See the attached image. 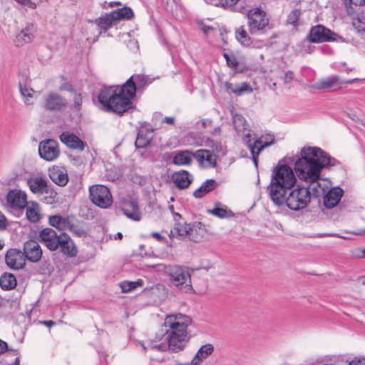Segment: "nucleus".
<instances>
[{
    "label": "nucleus",
    "instance_id": "34",
    "mask_svg": "<svg viewBox=\"0 0 365 365\" xmlns=\"http://www.w3.org/2000/svg\"><path fill=\"white\" fill-rule=\"evenodd\" d=\"M208 212L219 218H227L233 215L232 212L228 210L226 205L219 202H215L214 207L209 210Z\"/></svg>",
    "mask_w": 365,
    "mask_h": 365
},
{
    "label": "nucleus",
    "instance_id": "38",
    "mask_svg": "<svg viewBox=\"0 0 365 365\" xmlns=\"http://www.w3.org/2000/svg\"><path fill=\"white\" fill-rule=\"evenodd\" d=\"M111 15L113 16L115 21L119 20H128L130 19L134 14L133 10L128 6H124L121 9L111 11Z\"/></svg>",
    "mask_w": 365,
    "mask_h": 365
},
{
    "label": "nucleus",
    "instance_id": "33",
    "mask_svg": "<svg viewBox=\"0 0 365 365\" xmlns=\"http://www.w3.org/2000/svg\"><path fill=\"white\" fill-rule=\"evenodd\" d=\"M274 143V136L271 133H266L255 140L254 143H251V146L258 148V150H263L265 147L269 146Z\"/></svg>",
    "mask_w": 365,
    "mask_h": 365
},
{
    "label": "nucleus",
    "instance_id": "8",
    "mask_svg": "<svg viewBox=\"0 0 365 365\" xmlns=\"http://www.w3.org/2000/svg\"><path fill=\"white\" fill-rule=\"evenodd\" d=\"M91 200L101 208L109 207L113 202V197L109 189L102 185H92L89 188Z\"/></svg>",
    "mask_w": 365,
    "mask_h": 365
},
{
    "label": "nucleus",
    "instance_id": "7",
    "mask_svg": "<svg viewBox=\"0 0 365 365\" xmlns=\"http://www.w3.org/2000/svg\"><path fill=\"white\" fill-rule=\"evenodd\" d=\"M172 284L185 292L192 290L190 274L186 267L171 265L166 268Z\"/></svg>",
    "mask_w": 365,
    "mask_h": 365
},
{
    "label": "nucleus",
    "instance_id": "55",
    "mask_svg": "<svg viewBox=\"0 0 365 365\" xmlns=\"http://www.w3.org/2000/svg\"><path fill=\"white\" fill-rule=\"evenodd\" d=\"M39 324H42L49 328H51V327H53V325L56 324L55 322L52 321V320H48V321H40L39 322Z\"/></svg>",
    "mask_w": 365,
    "mask_h": 365
},
{
    "label": "nucleus",
    "instance_id": "28",
    "mask_svg": "<svg viewBox=\"0 0 365 365\" xmlns=\"http://www.w3.org/2000/svg\"><path fill=\"white\" fill-rule=\"evenodd\" d=\"M115 22L111 12L106 13L95 20V24L101 33H106Z\"/></svg>",
    "mask_w": 365,
    "mask_h": 365
},
{
    "label": "nucleus",
    "instance_id": "45",
    "mask_svg": "<svg viewBox=\"0 0 365 365\" xmlns=\"http://www.w3.org/2000/svg\"><path fill=\"white\" fill-rule=\"evenodd\" d=\"M299 14L300 11L299 10H293L287 16V24L296 26L299 17Z\"/></svg>",
    "mask_w": 365,
    "mask_h": 365
},
{
    "label": "nucleus",
    "instance_id": "51",
    "mask_svg": "<svg viewBox=\"0 0 365 365\" xmlns=\"http://www.w3.org/2000/svg\"><path fill=\"white\" fill-rule=\"evenodd\" d=\"M294 78V73L291 71H288L284 74V81L285 83H290Z\"/></svg>",
    "mask_w": 365,
    "mask_h": 365
},
{
    "label": "nucleus",
    "instance_id": "44",
    "mask_svg": "<svg viewBox=\"0 0 365 365\" xmlns=\"http://www.w3.org/2000/svg\"><path fill=\"white\" fill-rule=\"evenodd\" d=\"M223 56L226 60L227 66L233 70H237L239 66V62L232 53H224Z\"/></svg>",
    "mask_w": 365,
    "mask_h": 365
},
{
    "label": "nucleus",
    "instance_id": "49",
    "mask_svg": "<svg viewBox=\"0 0 365 365\" xmlns=\"http://www.w3.org/2000/svg\"><path fill=\"white\" fill-rule=\"evenodd\" d=\"M362 23H365V21H361L359 17L355 18L353 20V26L356 29H357L358 31H364L365 30V29H361V27H362Z\"/></svg>",
    "mask_w": 365,
    "mask_h": 365
},
{
    "label": "nucleus",
    "instance_id": "35",
    "mask_svg": "<svg viewBox=\"0 0 365 365\" xmlns=\"http://www.w3.org/2000/svg\"><path fill=\"white\" fill-rule=\"evenodd\" d=\"M26 216L28 220L37 222L41 219L39 206L36 202L28 204L26 206Z\"/></svg>",
    "mask_w": 365,
    "mask_h": 365
},
{
    "label": "nucleus",
    "instance_id": "42",
    "mask_svg": "<svg viewBox=\"0 0 365 365\" xmlns=\"http://www.w3.org/2000/svg\"><path fill=\"white\" fill-rule=\"evenodd\" d=\"M243 142L247 145V148L250 149L252 153V161L255 163V165L257 167V156L261 152V150H258V148H255V146H251V135L247 133L243 137Z\"/></svg>",
    "mask_w": 365,
    "mask_h": 365
},
{
    "label": "nucleus",
    "instance_id": "46",
    "mask_svg": "<svg viewBox=\"0 0 365 365\" xmlns=\"http://www.w3.org/2000/svg\"><path fill=\"white\" fill-rule=\"evenodd\" d=\"M163 6L165 7L168 11H172L174 6L177 5L176 0H158Z\"/></svg>",
    "mask_w": 365,
    "mask_h": 365
},
{
    "label": "nucleus",
    "instance_id": "59",
    "mask_svg": "<svg viewBox=\"0 0 365 365\" xmlns=\"http://www.w3.org/2000/svg\"><path fill=\"white\" fill-rule=\"evenodd\" d=\"M60 90L61 91H72L71 86L67 83L63 84L60 86Z\"/></svg>",
    "mask_w": 365,
    "mask_h": 365
},
{
    "label": "nucleus",
    "instance_id": "41",
    "mask_svg": "<svg viewBox=\"0 0 365 365\" xmlns=\"http://www.w3.org/2000/svg\"><path fill=\"white\" fill-rule=\"evenodd\" d=\"M143 285V281L142 279H138L135 282L124 281L120 284L122 292L124 293L130 292L135 289L138 287H142Z\"/></svg>",
    "mask_w": 365,
    "mask_h": 365
},
{
    "label": "nucleus",
    "instance_id": "6",
    "mask_svg": "<svg viewBox=\"0 0 365 365\" xmlns=\"http://www.w3.org/2000/svg\"><path fill=\"white\" fill-rule=\"evenodd\" d=\"M247 26L252 35H261L269 26V19L261 8L250 9L247 13Z\"/></svg>",
    "mask_w": 365,
    "mask_h": 365
},
{
    "label": "nucleus",
    "instance_id": "1",
    "mask_svg": "<svg viewBox=\"0 0 365 365\" xmlns=\"http://www.w3.org/2000/svg\"><path fill=\"white\" fill-rule=\"evenodd\" d=\"M339 162L331 157L319 147L305 146L301 149L300 155L294 163V170L299 178L309 182V197L323 196L329 187V182L321 179L324 168L336 166Z\"/></svg>",
    "mask_w": 365,
    "mask_h": 365
},
{
    "label": "nucleus",
    "instance_id": "4",
    "mask_svg": "<svg viewBox=\"0 0 365 365\" xmlns=\"http://www.w3.org/2000/svg\"><path fill=\"white\" fill-rule=\"evenodd\" d=\"M295 174L289 166L278 165L272 173L271 181L267 187L269 197L272 201L279 202L282 195L287 194L297 183Z\"/></svg>",
    "mask_w": 365,
    "mask_h": 365
},
{
    "label": "nucleus",
    "instance_id": "21",
    "mask_svg": "<svg viewBox=\"0 0 365 365\" xmlns=\"http://www.w3.org/2000/svg\"><path fill=\"white\" fill-rule=\"evenodd\" d=\"M194 158L202 166L215 168L217 164L215 155L208 150L200 149L195 152Z\"/></svg>",
    "mask_w": 365,
    "mask_h": 365
},
{
    "label": "nucleus",
    "instance_id": "9",
    "mask_svg": "<svg viewBox=\"0 0 365 365\" xmlns=\"http://www.w3.org/2000/svg\"><path fill=\"white\" fill-rule=\"evenodd\" d=\"M38 153L40 157L43 160L46 161H53L59 156V145L55 140H44L39 144Z\"/></svg>",
    "mask_w": 365,
    "mask_h": 365
},
{
    "label": "nucleus",
    "instance_id": "17",
    "mask_svg": "<svg viewBox=\"0 0 365 365\" xmlns=\"http://www.w3.org/2000/svg\"><path fill=\"white\" fill-rule=\"evenodd\" d=\"M25 259L32 262H38L42 257L41 246L35 241H28L24 244V252Z\"/></svg>",
    "mask_w": 365,
    "mask_h": 365
},
{
    "label": "nucleus",
    "instance_id": "54",
    "mask_svg": "<svg viewBox=\"0 0 365 365\" xmlns=\"http://www.w3.org/2000/svg\"><path fill=\"white\" fill-rule=\"evenodd\" d=\"M175 118L174 117H172V116H169V117H165L164 118L163 120H162V123H167V124H170V125H174L175 123Z\"/></svg>",
    "mask_w": 365,
    "mask_h": 365
},
{
    "label": "nucleus",
    "instance_id": "20",
    "mask_svg": "<svg viewBox=\"0 0 365 365\" xmlns=\"http://www.w3.org/2000/svg\"><path fill=\"white\" fill-rule=\"evenodd\" d=\"M36 29L33 24L28 23L24 29L16 36L14 43L21 46L30 43L35 37Z\"/></svg>",
    "mask_w": 365,
    "mask_h": 365
},
{
    "label": "nucleus",
    "instance_id": "5",
    "mask_svg": "<svg viewBox=\"0 0 365 365\" xmlns=\"http://www.w3.org/2000/svg\"><path fill=\"white\" fill-rule=\"evenodd\" d=\"M279 202L272 201L278 206L286 205L292 210L297 211L305 208L310 202L309 190L306 187L294 186L287 194L282 195Z\"/></svg>",
    "mask_w": 365,
    "mask_h": 365
},
{
    "label": "nucleus",
    "instance_id": "61",
    "mask_svg": "<svg viewBox=\"0 0 365 365\" xmlns=\"http://www.w3.org/2000/svg\"><path fill=\"white\" fill-rule=\"evenodd\" d=\"M151 236L157 239L158 240H161L163 239V237L160 235L158 232H153L151 234Z\"/></svg>",
    "mask_w": 365,
    "mask_h": 365
},
{
    "label": "nucleus",
    "instance_id": "22",
    "mask_svg": "<svg viewBox=\"0 0 365 365\" xmlns=\"http://www.w3.org/2000/svg\"><path fill=\"white\" fill-rule=\"evenodd\" d=\"M48 223L58 230L64 232L65 230H71L73 225L68 217L54 215L48 217Z\"/></svg>",
    "mask_w": 365,
    "mask_h": 365
},
{
    "label": "nucleus",
    "instance_id": "13",
    "mask_svg": "<svg viewBox=\"0 0 365 365\" xmlns=\"http://www.w3.org/2000/svg\"><path fill=\"white\" fill-rule=\"evenodd\" d=\"M39 240L50 251H56L61 240V234L58 235L53 229L45 228L39 232Z\"/></svg>",
    "mask_w": 365,
    "mask_h": 365
},
{
    "label": "nucleus",
    "instance_id": "60",
    "mask_svg": "<svg viewBox=\"0 0 365 365\" xmlns=\"http://www.w3.org/2000/svg\"><path fill=\"white\" fill-rule=\"evenodd\" d=\"M197 123H201L202 126L203 128H205L207 126V125H210L212 123V122H211V120H202L198 122Z\"/></svg>",
    "mask_w": 365,
    "mask_h": 365
},
{
    "label": "nucleus",
    "instance_id": "58",
    "mask_svg": "<svg viewBox=\"0 0 365 365\" xmlns=\"http://www.w3.org/2000/svg\"><path fill=\"white\" fill-rule=\"evenodd\" d=\"M354 255L357 257H364L365 258V249L364 250H356Z\"/></svg>",
    "mask_w": 365,
    "mask_h": 365
},
{
    "label": "nucleus",
    "instance_id": "53",
    "mask_svg": "<svg viewBox=\"0 0 365 365\" xmlns=\"http://www.w3.org/2000/svg\"><path fill=\"white\" fill-rule=\"evenodd\" d=\"M6 227V217L0 213V230L4 229Z\"/></svg>",
    "mask_w": 365,
    "mask_h": 365
},
{
    "label": "nucleus",
    "instance_id": "31",
    "mask_svg": "<svg viewBox=\"0 0 365 365\" xmlns=\"http://www.w3.org/2000/svg\"><path fill=\"white\" fill-rule=\"evenodd\" d=\"M27 183L31 191L34 194H43L46 192L47 182L42 178H31Z\"/></svg>",
    "mask_w": 365,
    "mask_h": 365
},
{
    "label": "nucleus",
    "instance_id": "27",
    "mask_svg": "<svg viewBox=\"0 0 365 365\" xmlns=\"http://www.w3.org/2000/svg\"><path fill=\"white\" fill-rule=\"evenodd\" d=\"M218 185L215 180L208 179L203 182L200 187L193 192L192 195L197 199H200L210 192L214 190Z\"/></svg>",
    "mask_w": 365,
    "mask_h": 365
},
{
    "label": "nucleus",
    "instance_id": "56",
    "mask_svg": "<svg viewBox=\"0 0 365 365\" xmlns=\"http://www.w3.org/2000/svg\"><path fill=\"white\" fill-rule=\"evenodd\" d=\"M119 176L120 175L118 172H115L113 173H112L108 175V178L112 181H115V180L118 179Z\"/></svg>",
    "mask_w": 365,
    "mask_h": 365
},
{
    "label": "nucleus",
    "instance_id": "32",
    "mask_svg": "<svg viewBox=\"0 0 365 365\" xmlns=\"http://www.w3.org/2000/svg\"><path fill=\"white\" fill-rule=\"evenodd\" d=\"M123 213L129 219L134 221L140 220V212L138 204L135 201H130L122 208Z\"/></svg>",
    "mask_w": 365,
    "mask_h": 365
},
{
    "label": "nucleus",
    "instance_id": "50",
    "mask_svg": "<svg viewBox=\"0 0 365 365\" xmlns=\"http://www.w3.org/2000/svg\"><path fill=\"white\" fill-rule=\"evenodd\" d=\"M349 365H365V359L355 358L349 363Z\"/></svg>",
    "mask_w": 365,
    "mask_h": 365
},
{
    "label": "nucleus",
    "instance_id": "48",
    "mask_svg": "<svg viewBox=\"0 0 365 365\" xmlns=\"http://www.w3.org/2000/svg\"><path fill=\"white\" fill-rule=\"evenodd\" d=\"M73 105L76 110H80L82 105V97L80 93L76 94L73 99Z\"/></svg>",
    "mask_w": 365,
    "mask_h": 365
},
{
    "label": "nucleus",
    "instance_id": "10",
    "mask_svg": "<svg viewBox=\"0 0 365 365\" xmlns=\"http://www.w3.org/2000/svg\"><path fill=\"white\" fill-rule=\"evenodd\" d=\"M59 139L63 144L71 150L81 152L83 151L87 146L86 142L69 130L63 131L59 135Z\"/></svg>",
    "mask_w": 365,
    "mask_h": 365
},
{
    "label": "nucleus",
    "instance_id": "62",
    "mask_svg": "<svg viewBox=\"0 0 365 365\" xmlns=\"http://www.w3.org/2000/svg\"><path fill=\"white\" fill-rule=\"evenodd\" d=\"M122 4L120 1H111L108 4L109 7L112 8L115 6H120Z\"/></svg>",
    "mask_w": 365,
    "mask_h": 365
},
{
    "label": "nucleus",
    "instance_id": "2",
    "mask_svg": "<svg viewBox=\"0 0 365 365\" xmlns=\"http://www.w3.org/2000/svg\"><path fill=\"white\" fill-rule=\"evenodd\" d=\"M133 78L138 83H148L145 77L138 75L130 77L120 88L118 86H110L101 89L98 96L101 109L118 115L132 109V100L136 94V85Z\"/></svg>",
    "mask_w": 365,
    "mask_h": 365
},
{
    "label": "nucleus",
    "instance_id": "39",
    "mask_svg": "<svg viewBox=\"0 0 365 365\" xmlns=\"http://www.w3.org/2000/svg\"><path fill=\"white\" fill-rule=\"evenodd\" d=\"M150 134V133H144L143 130H140L135 142L136 148H143L148 145L152 138Z\"/></svg>",
    "mask_w": 365,
    "mask_h": 365
},
{
    "label": "nucleus",
    "instance_id": "36",
    "mask_svg": "<svg viewBox=\"0 0 365 365\" xmlns=\"http://www.w3.org/2000/svg\"><path fill=\"white\" fill-rule=\"evenodd\" d=\"M0 286L4 290H11L16 286V279L11 273H4L0 278Z\"/></svg>",
    "mask_w": 365,
    "mask_h": 365
},
{
    "label": "nucleus",
    "instance_id": "11",
    "mask_svg": "<svg viewBox=\"0 0 365 365\" xmlns=\"http://www.w3.org/2000/svg\"><path fill=\"white\" fill-rule=\"evenodd\" d=\"M8 205L16 210H21L27 205V196L26 192L19 190H11L6 195Z\"/></svg>",
    "mask_w": 365,
    "mask_h": 365
},
{
    "label": "nucleus",
    "instance_id": "12",
    "mask_svg": "<svg viewBox=\"0 0 365 365\" xmlns=\"http://www.w3.org/2000/svg\"><path fill=\"white\" fill-rule=\"evenodd\" d=\"M5 262L8 267L12 269H22L26 264L24 254L17 249H10L6 252Z\"/></svg>",
    "mask_w": 365,
    "mask_h": 365
},
{
    "label": "nucleus",
    "instance_id": "3",
    "mask_svg": "<svg viewBox=\"0 0 365 365\" xmlns=\"http://www.w3.org/2000/svg\"><path fill=\"white\" fill-rule=\"evenodd\" d=\"M190 322V318L182 314L168 316L164 322L165 327L169 328L166 329V332L168 334L166 339L168 342L150 343L148 346H145L140 341L138 344L145 351L147 349H157L160 351L170 349L174 352H178L185 346L187 339V328Z\"/></svg>",
    "mask_w": 365,
    "mask_h": 365
},
{
    "label": "nucleus",
    "instance_id": "16",
    "mask_svg": "<svg viewBox=\"0 0 365 365\" xmlns=\"http://www.w3.org/2000/svg\"><path fill=\"white\" fill-rule=\"evenodd\" d=\"M58 249L60 248L63 255L68 257H73L78 253V249L71 238V237L65 232L61 233V240L58 241Z\"/></svg>",
    "mask_w": 365,
    "mask_h": 365
},
{
    "label": "nucleus",
    "instance_id": "25",
    "mask_svg": "<svg viewBox=\"0 0 365 365\" xmlns=\"http://www.w3.org/2000/svg\"><path fill=\"white\" fill-rule=\"evenodd\" d=\"M232 122L237 133L243 137L249 133L250 135V125L245 118L240 114H234L232 115Z\"/></svg>",
    "mask_w": 365,
    "mask_h": 365
},
{
    "label": "nucleus",
    "instance_id": "40",
    "mask_svg": "<svg viewBox=\"0 0 365 365\" xmlns=\"http://www.w3.org/2000/svg\"><path fill=\"white\" fill-rule=\"evenodd\" d=\"M19 91L22 98H24V103L26 105L32 104L35 91L31 88L27 87L26 86H22L21 83H19Z\"/></svg>",
    "mask_w": 365,
    "mask_h": 365
},
{
    "label": "nucleus",
    "instance_id": "30",
    "mask_svg": "<svg viewBox=\"0 0 365 365\" xmlns=\"http://www.w3.org/2000/svg\"><path fill=\"white\" fill-rule=\"evenodd\" d=\"M49 177L55 184L59 186H65L68 181L67 173L58 168H53L50 170Z\"/></svg>",
    "mask_w": 365,
    "mask_h": 365
},
{
    "label": "nucleus",
    "instance_id": "24",
    "mask_svg": "<svg viewBox=\"0 0 365 365\" xmlns=\"http://www.w3.org/2000/svg\"><path fill=\"white\" fill-rule=\"evenodd\" d=\"M235 38L242 46L252 48L259 47V42L252 40L242 26L236 30Z\"/></svg>",
    "mask_w": 365,
    "mask_h": 365
},
{
    "label": "nucleus",
    "instance_id": "15",
    "mask_svg": "<svg viewBox=\"0 0 365 365\" xmlns=\"http://www.w3.org/2000/svg\"><path fill=\"white\" fill-rule=\"evenodd\" d=\"M344 195V190L339 187H328L323 195V204L327 209L336 207Z\"/></svg>",
    "mask_w": 365,
    "mask_h": 365
},
{
    "label": "nucleus",
    "instance_id": "37",
    "mask_svg": "<svg viewBox=\"0 0 365 365\" xmlns=\"http://www.w3.org/2000/svg\"><path fill=\"white\" fill-rule=\"evenodd\" d=\"M227 88L237 96H242L244 93H250L252 92V88L246 82L236 84L234 87H232V83H227Z\"/></svg>",
    "mask_w": 365,
    "mask_h": 365
},
{
    "label": "nucleus",
    "instance_id": "18",
    "mask_svg": "<svg viewBox=\"0 0 365 365\" xmlns=\"http://www.w3.org/2000/svg\"><path fill=\"white\" fill-rule=\"evenodd\" d=\"M66 100L57 93L51 92L45 98L44 108L51 111H58L66 106Z\"/></svg>",
    "mask_w": 365,
    "mask_h": 365
},
{
    "label": "nucleus",
    "instance_id": "14",
    "mask_svg": "<svg viewBox=\"0 0 365 365\" xmlns=\"http://www.w3.org/2000/svg\"><path fill=\"white\" fill-rule=\"evenodd\" d=\"M334 34L329 29L322 25H317L312 28L309 40L312 43H321L333 41Z\"/></svg>",
    "mask_w": 365,
    "mask_h": 365
},
{
    "label": "nucleus",
    "instance_id": "29",
    "mask_svg": "<svg viewBox=\"0 0 365 365\" xmlns=\"http://www.w3.org/2000/svg\"><path fill=\"white\" fill-rule=\"evenodd\" d=\"M214 351V346L211 344L202 346L195 354L191 361L192 365H199L202 360L207 359Z\"/></svg>",
    "mask_w": 365,
    "mask_h": 365
},
{
    "label": "nucleus",
    "instance_id": "64",
    "mask_svg": "<svg viewBox=\"0 0 365 365\" xmlns=\"http://www.w3.org/2000/svg\"><path fill=\"white\" fill-rule=\"evenodd\" d=\"M359 280H361V284H365V276H361L359 278Z\"/></svg>",
    "mask_w": 365,
    "mask_h": 365
},
{
    "label": "nucleus",
    "instance_id": "52",
    "mask_svg": "<svg viewBox=\"0 0 365 365\" xmlns=\"http://www.w3.org/2000/svg\"><path fill=\"white\" fill-rule=\"evenodd\" d=\"M201 30L205 34V35H207L209 34L211 31H214V28L210 26H207V25H205V24H202V27H201Z\"/></svg>",
    "mask_w": 365,
    "mask_h": 365
},
{
    "label": "nucleus",
    "instance_id": "47",
    "mask_svg": "<svg viewBox=\"0 0 365 365\" xmlns=\"http://www.w3.org/2000/svg\"><path fill=\"white\" fill-rule=\"evenodd\" d=\"M19 4L26 6L29 9H34L36 7V4L31 0H14Z\"/></svg>",
    "mask_w": 365,
    "mask_h": 365
},
{
    "label": "nucleus",
    "instance_id": "26",
    "mask_svg": "<svg viewBox=\"0 0 365 365\" xmlns=\"http://www.w3.org/2000/svg\"><path fill=\"white\" fill-rule=\"evenodd\" d=\"M194 154L195 152H192L189 150L178 151L174 154L173 163L179 166L189 165L192 163Z\"/></svg>",
    "mask_w": 365,
    "mask_h": 365
},
{
    "label": "nucleus",
    "instance_id": "43",
    "mask_svg": "<svg viewBox=\"0 0 365 365\" xmlns=\"http://www.w3.org/2000/svg\"><path fill=\"white\" fill-rule=\"evenodd\" d=\"M190 230L191 227L189 224L178 222L175 225L174 234H176L178 236L184 237L187 236Z\"/></svg>",
    "mask_w": 365,
    "mask_h": 365
},
{
    "label": "nucleus",
    "instance_id": "19",
    "mask_svg": "<svg viewBox=\"0 0 365 365\" xmlns=\"http://www.w3.org/2000/svg\"><path fill=\"white\" fill-rule=\"evenodd\" d=\"M172 180L177 188L184 190L189 187L193 181V176L188 171L182 170L172 175Z\"/></svg>",
    "mask_w": 365,
    "mask_h": 365
},
{
    "label": "nucleus",
    "instance_id": "57",
    "mask_svg": "<svg viewBox=\"0 0 365 365\" xmlns=\"http://www.w3.org/2000/svg\"><path fill=\"white\" fill-rule=\"evenodd\" d=\"M7 349V344L0 339V354L4 353Z\"/></svg>",
    "mask_w": 365,
    "mask_h": 365
},
{
    "label": "nucleus",
    "instance_id": "23",
    "mask_svg": "<svg viewBox=\"0 0 365 365\" xmlns=\"http://www.w3.org/2000/svg\"><path fill=\"white\" fill-rule=\"evenodd\" d=\"M359 78H354L350 80L341 79L338 76H331L326 80H323L319 83L318 88L320 89H328V88H337L344 84H351L354 82L361 81Z\"/></svg>",
    "mask_w": 365,
    "mask_h": 365
},
{
    "label": "nucleus",
    "instance_id": "63",
    "mask_svg": "<svg viewBox=\"0 0 365 365\" xmlns=\"http://www.w3.org/2000/svg\"><path fill=\"white\" fill-rule=\"evenodd\" d=\"M123 237V235L121 232H118L115 237V240H121Z\"/></svg>",
    "mask_w": 365,
    "mask_h": 365
}]
</instances>
